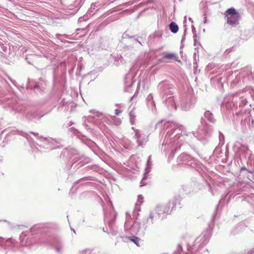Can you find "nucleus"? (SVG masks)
Listing matches in <instances>:
<instances>
[{"mask_svg":"<svg viewBox=\"0 0 254 254\" xmlns=\"http://www.w3.org/2000/svg\"><path fill=\"white\" fill-rule=\"evenodd\" d=\"M225 16L227 18V23L234 26L239 23L240 15L234 8H228L225 12Z\"/></svg>","mask_w":254,"mask_h":254,"instance_id":"nucleus-1","label":"nucleus"},{"mask_svg":"<svg viewBox=\"0 0 254 254\" xmlns=\"http://www.w3.org/2000/svg\"><path fill=\"white\" fill-rule=\"evenodd\" d=\"M164 60H174L177 61V57L175 54L173 53H167L165 54L163 57Z\"/></svg>","mask_w":254,"mask_h":254,"instance_id":"nucleus-2","label":"nucleus"},{"mask_svg":"<svg viewBox=\"0 0 254 254\" xmlns=\"http://www.w3.org/2000/svg\"><path fill=\"white\" fill-rule=\"evenodd\" d=\"M170 30L174 33H176L179 30L178 26L174 22H171L169 25Z\"/></svg>","mask_w":254,"mask_h":254,"instance_id":"nucleus-3","label":"nucleus"},{"mask_svg":"<svg viewBox=\"0 0 254 254\" xmlns=\"http://www.w3.org/2000/svg\"><path fill=\"white\" fill-rule=\"evenodd\" d=\"M129 239L131 241L133 242L138 247L139 246V241L140 239L139 238H138L137 237H134V239L129 238Z\"/></svg>","mask_w":254,"mask_h":254,"instance_id":"nucleus-4","label":"nucleus"},{"mask_svg":"<svg viewBox=\"0 0 254 254\" xmlns=\"http://www.w3.org/2000/svg\"><path fill=\"white\" fill-rule=\"evenodd\" d=\"M121 111L119 110H115V114L116 115H119L121 113Z\"/></svg>","mask_w":254,"mask_h":254,"instance_id":"nucleus-5","label":"nucleus"}]
</instances>
